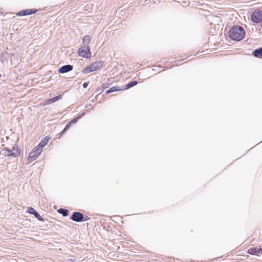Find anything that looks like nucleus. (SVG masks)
<instances>
[{
	"label": "nucleus",
	"instance_id": "nucleus-1",
	"mask_svg": "<svg viewBox=\"0 0 262 262\" xmlns=\"http://www.w3.org/2000/svg\"><path fill=\"white\" fill-rule=\"evenodd\" d=\"M245 35V31L243 28L239 26L232 27L229 32V36L233 40L240 41L243 39Z\"/></svg>",
	"mask_w": 262,
	"mask_h": 262
},
{
	"label": "nucleus",
	"instance_id": "nucleus-2",
	"mask_svg": "<svg viewBox=\"0 0 262 262\" xmlns=\"http://www.w3.org/2000/svg\"><path fill=\"white\" fill-rule=\"evenodd\" d=\"M102 67L103 62L102 61H97L84 68L82 70V72L84 74H88L90 72L101 69Z\"/></svg>",
	"mask_w": 262,
	"mask_h": 262
},
{
	"label": "nucleus",
	"instance_id": "nucleus-3",
	"mask_svg": "<svg viewBox=\"0 0 262 262\" xmlns=\"http://www.w3.org/2000/svg\"><path fill=\"white\" fill-rule=\"evenodd\" d=\"M251 20L254 23H259L262 21V10L254 11L251 16Z\"/></svg>",
	"mask_w": 262,
	"mask_h": 262
},
{
	"label": "nucleus",
	"instance_id": "nucleus-4",
	"mask_svg": "<svg viewBox=\"0 0 262 262\" xmlns=\"http://www.w3.org/2000/svg\"><path fill=\"white\" fill-rule=\"evenodd\" d=\"M78 54L82 57L90 58L91 56L90 47L82 46L78 50Z\"/></svg>",
	"mask_w": 262,
	"mask_h": 262
},
{
	"label": "nucleus",
	"instance_id": "nucleus-5",
	"mask_svg": "<svg viewBox=\"0 0 262 262\" xmlns=\"http://www.w3.org/2000/svg\"><path fill=\"white\" fill-rule=\"evenodd\" d=\"M42 150L40 147L37 146L30 152L29 156V159L31 161L35 160L38 156L40 155Z\"/></svg>",
	"mask_w": 262,
	"mask_h": 262
},
{
	"label": "nucleus",
	"instance_id": "nucleus-6",
	"mask_svg": "<svg viewBox=\"0 0 262 262\" xmlns=\"http://www.w3.org/2000/svg\"><path fill=\"white\" fill-rule=\"evenodd\" d=\"M248 253L259 256L262 254V249L260 247L252 248L248 250Z\"/></svg>",
	"mask_w": 262,
	"mask_h": 262
},
{
	"label": "nucleus",
	"instance_id": "nucleus-7",
	"mask_svg": "<svg viewBox=\"0 0 262 262\" xmlns=\"http://www.w3.org/2000/svg\"><path fill=\"white\" fill-rule=\"evenodd\" d=\"M83 215L79 212H74L72 215L71 219L75 222H80L83 221Z\"/></svg>",
	"mask_w": 262,
	"mask_h": 262
},
{
	"label": "nucleus",
	"instance_id": "nucleus-8",
	"mask_svg": "<svg viewBox=\"0 0 262 262\" xmlns=\"http://www.w3.org/2000/svg\"><path fill=\"white\" fill-rule=\"evenodd\" d=\"M37 11V10H33L32 9H25L19 11L17 13V16H26L34 14Z\"/></svg>",
	"mask_w": 262,
	"mask_h": 262
},
{
	"label": "nucleus",
	"instance_id": "nucleus-9",
	"mask_svg": "<svg viewBox=\"0 0 262 262\" xmlns=\"http://www.w3.org/2000/svg\"><path fill=\"white\" fill-rule=\"evenodd\" d=\"M72 69L73 67L71 65L68 64L61 67L59 69V72L61 73H65L72 71Z\"/></svg>",
	"mask_w": 262,
	"mask_h": 262
},
{
	"label": "nucleus",
	"instance_id": "nucleus-10",
	"mask_svg": "<svg viewBox=\"0 0 262 262\" xmlns=\"http://www.w3.org/2000/svg\"><path fill=\"white\" fill-rule=\"evenodd\" d=\"M91 40V37L89 35H86L83 37L82 39L83 47H90L89 43Z\"/></svg>",
	"mask_w": 262,
	"mask_h": 262
},
{
	"label": "nucleus",
	"instance_id": "nucleus-11",
	"mask_svg": "<svg viewBox=\"0 0 262 262\" xmlns=\"http://www.w3.org/2000/svg\"><path fill=\"white\" fill-rule=\"evenodd\" d=\"M15 152H11V150L9 149H6L4 150V154L6 156L16 157L17 156V151H14Z\"/></svg>",
	"mask_w": 262,
	"mask_h": 262
},
{
	"label": "nucleus",
	"instance_id": "nucleus-12",
	"mask_svg": "<svg viewBox=\"0 0 262 262\" xmlns=\"http://www.w3.org/2000/svg\"><path fill=\"white\" fill-rule=\"evenodd\" d=\"M253 55L255 57H262V48L256 49L253 52Z\"/></svg>",
	"mask_w": 262,
	"mask_h": 262
},
{
	"label": "nucleus",
	"instance_id": "nucleus-13",
	"mask_svg": "<svg viewBox=\"0 0 262 262\" xmlns=\"http://www.w3.org/2000/svg\"><path fill=\"white\" fill-rule=\"evenodd\" d=\"M27 212L30 214H33L36 217L39 216V214L32 207H28Z\"/></svg>",
	"mask_w": 262,
	"mask_h": 262
},
{
	"label": "nucleus",
	"instance_id": "nucleus-14",
	"mask_svg": "<svg viewBox=\"0 0 262 262\" xmlns=\"http://www.w3.org/2000/svg\"><path fill=\"white\" fill-rule=\"evenodd\" d=\"M49 141V139L45 138L41 140L38 145V147H40L42 150V148L48 144Z\"/></svg>",
	"mask_w": 262,
	"mask_h": 262
},
{
	"label": "nucleus",
	"instance_id": "nucleus-15",
	"mask_svg": "<svg viewBox=\"0 0 262 262\" xmlns=\"http://www.w3.org/2000/svg\"><path fill=\"white\" fill-rule=\"evenodd\" d=\"M58 212L59 213L62 214L63 216H67L68 214L67 210H66L64 209L60 208L58 210Z\"/></svg>",
	"mask_w": 262,
	"mask_h": 262
},
{
	"label": "nucleus",
	"instance_id": "nucleus-16",
	"mask_svg": "<svg viewBox=\"0 0 262 262\" xmlns=\"http://www.w3.org/2000/svg\"><path fill=\"white\" fill-rule=\"evenodd\" d=\"M137 84V82L136 81H133L130 82L128 83L126 85V89H129L133 86L136 85Z\"/></svg>",
	"mask_w": 262,
	"mask_h": 262
},
{
	"label": "nucleus",
	"instance_id": "nucleus-17",
	"mask_svg": "<svg viewBox=\"0 0 262 262\" xmlns=\"http://www.w3.org/2000/svg\"><path fill=\"white\" fill-rule=\"evenodd\" d=\"M118 91V89L116 87L113 86L110 89H108L107 91H106V93L107 94L111 93L114 92H116Z\"/></svg>",
	"mask_w": 262,
	"mask_h": 262
},
{
	"label": "nucleus",
	"instance_id": "nucleus-18",
	"mask_svg": "<svg viewBox=\"0 0 262 262\" xmlns=\"http://www.w3.org/2000/svg\"><path fill=\"white\" fill-rule=\"evenodd\" d=\"M71 125V124L70 123H69L66 125L63 130L61 132L60 136H62L69 128Z\"/></svg>",
	"mask_w": 262,
	"mask_h": 262
},
{
	"label": "nucleus",
	"instance_id": "nucleus-19",
	"mask_svg": "<svg viewBox=\"0 0 262 262\" xmlns=\"http://www.w3.org/2000/svg\"><path fill=\"white\" fill-rule=\"evenodd\" d=\"M71 125V124L70 123H69L66 125L63 130L61 132L60 136H62L69 128Z\"/></svg>",
	"mask_w": 262,
	"mask_h": 262
},
{
	"label": "nucleus",
	"instance_id": "nucleus-20",
	"mask_svg": "<svg viewBox=\"0 0 262 262\" xmlns=\"http://www.w3.org/2000/svg\"><path fill=\"white\" fill-rule=\"evenodd\" d=\"M71 125V124L70 123H69L66 125L63 130L61 132L60 136H62L69 128Z\"/></svg>",
	"mask_w": 262,
	"mask_h": 262
},
{
	"label": "nucleus",
	"instance_id": "nucleus-21",
	"mask_svg": "<svg viewBox=\"0 0 262 262\" xmlns=\"http://www.w3.org/2000/svg\"><path fill=\"white\" fill-rule=\"evenodd\" d=\"M60 98H61L60 95L56 96V97H54L53 98H51V101L52 102V103H54V102L57 101V100H58L59 99H60Z\"/></svg>",
	"mask_w": 262,
	"mask_h": 262
},
{
	"label": "nucleus",
	"instance_id": "nucleus-22",
	"mask_svg": "<svg viewBox=\"0 0 262 262\" xmlns=\"http://www.w3.org/2000/svg\"><path fill=\"white\" fill-rule=\"evenodd\" d=\"M11 150V152H15L14 151H17V156L19 155V151H18V148L17 147H15V146H13L12 147V149H10Z\"/></svg>",
	"mask_w": 262,
	"mask_h": 262
},
{
	"label": "nucleus",
	"instance_id": "nucleus-23",
	"mask_svg": "<svg viewBox=\"0 0 262 262\" xmlns=\"http://www.w3.org/2000/svg\"><path fill=\"white\" fill-rule=\"evenodd\" d=\"M78 120V118H76L73 119L72 120H71L69 123L71 124H74V123H75Z\"/></svg>",
	"mask_w": 262,
	"mask_h": 262
},
{
	"label": "nucleus",
	"instance_id": "nucleus-24",
	"mask_svg": "<svg viewBox=\"0 0 262 262\" xmlns=\"http://www.w3.org/2000/svg\"><path fill=\"white\" fill-rule=\"evenodd\" d=\"M51 103H52V102L51 101V99H48V100L45 102V104H51Z\"/></svg>",
	"mask_w": 262,
	"mask_h": 262
},
{
	"label": "nucleus",
	"instance_id": "nucleus-25",
	"mask_svg": "<svg viewBox=\"0 0 262 262\" xmlns=\"http://www.w3.org/2000/svg\"><path fill=\"white\" fill-rule=\"evenodd\" d=\"M88 85H89V83H87V82H84V83L83 84V87L84 88H87V86H88Z\"/></svg>",
	"mask_w": 262,
	"mask_h": 262
},
{
	"label": "nucleus",
	"instance_id": "nucleus-26",
	"mask_svg": "<svg viewBox=\"0 0 262 262\" xmlns=\"http://www.w3.org/2000/svg\"><path fill=\"white\" fill-rule=\"evenodd\" d=\"M84 114H85V113H82V114H81L79 115V116H78L77 118H78V120H79V119H80L81 117H82L84 115Z\"/></svg>",
	"mask_w": 262,
	"mask_h": 262
},
{
	"label": "nucleus",
	"instance_id": "nucleus-27",
	"mask_svg": "<svg viewBox=\"0 0 262 262\" xmlns=\"http://www.w3.org/2000/svg\"><path fill=\"white\" fill-rule=\"evenodd\" d=\"M84 114H85V113H82V114H81L79 115V116H78L77 118H78V120H79V119H80L81 117H82L84 115Z\"/></svg>",
	"mask_w": 262,
	"mask_h": 262
},
{
	"label": "nucleus",
	"instance_id": "nucleus-28",
	"mask_svg": "<svg viewBox=\"0 0 262 262\" xmlns=\"http://www.w3.org/2000/svg\"><path fill=\"white\" fill-rule=\"evenodd\" d=\"M39 221H43V219L42 217L40 216V215H39V216H38V217H36Z\"/></svg>",
	"mask_w": 262,
	"mask_h": 262
}]
</instances>
